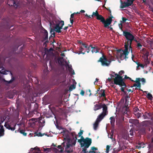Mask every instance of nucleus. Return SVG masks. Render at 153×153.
<instances>
[{
    "label": "nucleus",
    "mask_w": 153,
    "mask_h": 153,
    "mask_svg": "<svg viewBox=\"0 0 153 153\" xmlns=\"http://www.w3.org/2000/svg\"><path fill=\"white\" fill-rule=\"evenodd\" d=\"M71 134L72 138L67 137L65 139V141L62 144V146L59 145L57 147L59 150V151L63 152L65 148V151L67 153H70L73 152V146L75 145L77 139V135L75 134V132L71 133Z\"/></svg>",
    "instance_id": "nucleus-1"
},
{
    "label": "nucleus",
    "mask_w": 153,
    "mask_h": 153,
    "mask_svg": "<svg viewBox=\"0 0 153 153\" xmlns=\"http://www.w3.org/2000/svg\"><path fill=\"white\" fill-rule=\"evenodd\" d=\"M134 37L128 40L127 42L124 45V47L125 49L124 50H122L121 49H118L117 50L118 52H120L121 51L123 52V53H120V58L122 59H126L128 58V57H127V56L129 53L128 50V46H129V43L128 42H132V41H134Z\"/></svg>",
    "instance_id": "nucleus-2"
},
{
    "label": "nucleus",
    "mask_w": 153,
    "mask_h": 153,
    "mask_svg": "<svg viewBox=\"0 0 153 153\" xmlns=\"http://www.w3.org/2000/svg\"><path fill=\"white\" fill-rule=\"evenodd\" d=\"M93 16L96 17V19L98 20H100L104 25V27H105L107 28L108 27V24L107 23V19L106 20L105 18L102 15H100L98 13V11L96 10L95 12H93L92 15L91 16V17H93Z\"/></svg>",
    "instance_id": "nucleus-3"
},
{
    "label": "nucleus",
    "mask_w": 153,
    "mask_h": 153,
    "mask_svg": "<svg viewBox=\"0 0 153 153\" xmlns=\"http://www.w3.org/2000/svg\"><path fill=\"white\" fill-rule=\"evenodd\" d=\"M98 62H101V65L102 66H108L110 65L111 61V60L108 59L106 56L103 54L102 57L98 61Z\"/></svg>",
    "instance_id": "nucleus-4"
},
{
    "label": "nucleus",
    "mask_w": 153,
    "mask_h": 153,
    "mask_svg": "<svg viewBox=\"0 0 153 153\" xmlns=\"http://www.w3.org/2000/svg\"><path fill=\"white\" fill-rule=\"evenodd\" d=\"M114 82L116 85L120 86H126V84L123 81V78L122 76H118L115 77L114 79Z\"/></svg>",
    "instance_id": "nucleus-5"
},
{
    "label": "nucleus",
    "mask_w": 153,
    "mask_h": 153,
    "mask_svg": "<svg viewBox=\"0 0 153 153\" xmlns=\"http://www.w3.org/2000/svg\"><path fill=\"white\" fill-rule=\"evenodd\" d=\"M16 126V124L13 121L11 122L9 121H7L5 123L4 125L5 127L12 131H13L15 130Z\"/></svg>",
    "instance_id": "nucleus-6"
},
{
    "label": "nucleus",
    "mask_w": 153,
    "mask_h": 153,
    "mask_svg": "<svg viewBox=\"0 0 153 153\" xmlns=\"http://www.w3.org/2000/svg\"><path fill=\"white\" fill-rule=\"evenodd\" d=\"M91 139L88 137H86L83 143H81V146L82 147H85L86 148H88L91 145Z\"/></svg>",
    "instance_id": "nucleus-7"
},
{
    "label": "nucleus",
    "mask_w": 153,
    "mask_h": 153,
    "mask_svg": "<svg viewBox=\"0 0 153 153\" xmlns=\"http://www.w3.org/2000/svg\"><path fill=\"white\" fill-rule=\"evenodd\" d=\"M131 33L132 32L131 31L130 32L124 31H123V35L128 40L129 39L134 37V36Z\"/></svg>",
    "instance_id": "nucleus-8"
},
{
    "label": "nucleus",
    "mask_w": 153,
    "mask_h": 153,
    "mask_svg": "<svg viewBox=\"0 0 153 153\" xmlns=\"http://www.w3.org/2000/svg\"><path fill=\"white\" fill-rule=\"evenodd\" d=\"M134 0H127V2H124L123 4L121 5V8H124L126 7L131 6L133 4Z\"/></svg>",
    "instance_id": "nucleus-9"
},
{
    "label": "nucleus",
    "mask_w": 153,
    "mask_h": 153,
    "mask_svg": "<svg viewBox=\"0 0 153 153\" xmlns=\"http://www.w3.org/2000/svg\"><path fill=\"white\" fill-rule=\"evenodd\" d=\"M123 109L124 110V115H125L126 114L128 116V114H130V112L129 111V108L128 107V105H125V106L123 108Z\"/></svg>",
    "instance_id": "nucleus-10"
},
{
    "label": "nucleus",
    "mask_w": 153,
    "mask_h": 153,
    "mask_svg": "<svg viewBox=\"0 0 153 153\" xmlns=\"http://www.w3.org/2000/svg\"><path fill=\"white\" fill-rule=\"evenodd\" d=\"M129 123L133 124L135 126H137L139 124V120L137 119H130L129 120Z\"/></svg>",
    "instance_id": "nucleus-11"
},
{
    "label": "nucleus",
    "mask_w": 153,
    "mask_h": 153,
    "mask_svg": "<svg viewBox=\"0 0 153 153\" xmlns=\"http://www.w3.org/2000/svg\"><path fill=\"white\" fill-rule=\"evenodd\" d=\"M102 108L103 111L102 113L104 114H106V115H107L108 113V111H107V107L105 104H103L102 105Z\"/></svg>",
    "instance_id": "nucleus-12"
},
{
    "label": "nucleus",
    "mask_w": 153,
    "mask_h": 153,
    "mask_svg": "<svg viewBox=\"0 0 153 153\" xmlns=\"http://www.w3.org/2000/svg\"><path fill=\"white\" fill-rule=\"evenodd\" d=\"M102 103H100L99 104L95 105L94 109V111H96L101 109L102 108Z\"/></svg>",
    "instance_id": "nucleus-13"
},
{
    "label": "nucleus",
    "mask_w": 153,
    "mask_h": 153,
    "mask_svg": "<svg viewBox=\"0 0 153 153\" xmlns=\"http://www.w3.org/2000/svg\"><path fill=\"white\" fill-rule=\"evenodd\" d=\"M110 15L111 16L109 17L108 18L106 19V22L107 23V24H108V27L111 24L112 20V19L114 18L113 16H112L111 14H110Z\"/></svg>",
    "instance_id": "nucleus-14"
},
{
    "label": "nucleus",
    "mask_w": 153,
    "mask_h": 153,
    "mask_svg": "<svg viewBox=\"0 0 153 153\" xmlns=\"http://www.w3.org/2000/svg\"><path fill=\"white\" fill-rule=\"evenodd\" d=\"M105 115H106V114H104L102 113H101L98 116L96 120L100 122Z\"/></svg>",
    "instance_id": "nucleus-15"
},
{
    "label": "nucleus",
    "mask_w": 153,
    "mask_h": 153,
    "mask_svg": "<svg viewBox=\"0 0 153 153\" xmlns=\"http://www.w3.org/2000/svg\"><path fill=\"white\" fill-rule=\"evenodd\" d=\"M105 90L103 89H102L100 90L98 93L100 95V97H105L106 95L105 94Z\"/></svg>",
    "instance_id": "nucleus-16"
},
{
    "label": "nucleus",
    "mask_w": 153,
    "mask_h": 153,
    "mask_svg": "<svg viewBox=\"0 0 153 153\" xmlns=\"http://www.w3.org/2000/svg\"><path fill=\"white\" fill-rule=\"evenodd\" d=\"M44 29V35L45 36V37L44 38V40H47L48 39V33L47 31L45 30V29L43 28ZM48 40H47L45 43L44 44H45L47 43H48Z\"/></svg>",
    "instance_id": "nucleus-17"
},
{
    "label": "nucleus",
    "mask_w": 153,
    "mask_h": 153,
    "mask_svg": "<svg viewBox=\"0 0 153 153\" xmlns=\"http://www.w3.org/2000/svg\"><path fill=\"white\" fill-rule=\"evenodd\" d=\"M90 46L91 47V48H92L91 51L92 52V53H97L99 52V49L97 47H93L91 45H90Z\"/></svg>",
    "instance_id": "nucleus-18"
},
{
    "label": "nucleus",
    "mask_w": 153,
    "mask_h": 153,
    "mask_svg": "<svg viewBox=\"0 0 153 153\" xmlns=\"http://www.w3.org/2000/svg\"><path fill=\"white\" fill-rule=\"evenodd\" d=\"M110 119L111 120V126L112 127L114 128V124L115 121V120L114 116L111 117L110 118Z\"/></svg>",
    "instance_id": "nucleus-19"
},
{
    "label": "nucleus",
    "mask_w": 153,
    "mask_h": 153,
    "mask_svg": "<svg viewBox=\"0 0 153 153\" xmlns=\"http://www.w3.org/2000/svg\"><path fill=\"white\" fill-rule=\"evenodd\" d=\"M100 122L98 121H97V120H96L95 122L93 124V127L94 130H96L97 129Z\"/></svg>",
    "instance_id": "nucleus-20"
},
{
    "label": "nucleus",
    "mask_w": 153,
    "mask_h": 153,
    "mask_svg": "<svg viewBox=\"0 0 153 153\" xmlns=\"http://www.w3.org/2000/svg\"><path fill=\"white\" fill-rule=\"evenodd\" d=\"M140 79L139 78H137L135 82L137 83L136 87L137 88H140L141 87V84L140 82Z\"/></svg>",
    "instance_id": "nucleus-21"
},
{
    "label": "nucleus",
    "mask_w": 153,
    "mask_h": 153,
    "mask_svg": "<svg viewBox=\"0 0 153 153\" xmlns=\"http://www.w3.org/2000/svg\"><path fill=\"white\" fill-rule=\"evenodd\" d=\"M68 68L69 72L71 73L72 74L74 75V74L75 73L74 72V71L73 70V69L71 68V67H70L69 66H68Z\"/></svg>",
    "instance_id": "nucleus-22"
},
{
    "label": "nucleus",
    "mask_w": 153,
    "mask_h": 153,
    "mask_svg": "<svg viewBox=\"0 0 153 153\" xmlns=\"http://www.w3.org/2000/svg\"><path fill=\"white\" fill-rule=\"evenodd\" d=\"M134 114L137 118H139L141 116V114L139 112H137V111L134 112Z\"/></svg>",
    "instance_id": "nucleus-23"
},
{
    "label": "nucleus",
    "mask_w": 153,
    "mask_h": 153,
    "mask_svg": "<svg viewBox=\"0 0 153 153\" xmlns=\"http://www.w3.org/2000/svg\"><path fill=\"white\" fill-rule=\"evenodd\" d=\"M149 146L150 148H153V137L151 138V141L149 145Z\"/></svg>",
    "instance_id": "nucleus-24"
},
{
    "label": "nucleus",
    "mask_w": 153,
    "mask_h": 153,
    "mask_svg": "<svg viewBox=\"0 0 153 153\" xmlns=\"http://www.w3.org/2000/svg\"><path fill=\"white\" fill-rule=\"evenodd\" d=\"M76 85H74V84H73L71 85L69 88V90L70 91H72L73 89H74L76 88Z\"/></svg>",
    "instance_id": "nucleus-25"
},
{
    "label": "nucleus",
    "mask_w": 153,
    "mask_h": 153,
    "mask_svg": "<svg viewBox=\"0 0 153 153\" xmlns=\"http://www.w3.org/2000/svg\"><path fill=\"white\" fill-rule=\"evenodd\" d=\"M18 131H19V132L22 134L24 136H26L27 135V133L26 132H25V130H19Z\"/></svg>",
    "instance_id": "nucleus-26"
},
{
    "label": "nucleus",
    "mask_w": 153,
    "mask_h": 153,
    "mask_svg": "<svg viewBox=\"0 0 153 153\" xmlns=\"http://www.w3.org/2000/svg\"><path fill=\"white\" fill-rule=\"evenodd\" d=\"M60 23H61V25L58 28H59L61 30L63 26L64 25V21L61 20L60 21Z\"/></svg>",
    "instance_id": "nucleus-27"
},
{
    "label": "nucleus",
    "mask_w": 153,
    "mask_h": 153,
    "mask_svg": "<svg viewBox=\"0 0 153 153\" xmlns=\"http://www.w3.org/2000/svg\"><path fill=\"white\" fill-rule=\"evenodd\" d=\"M144 56L145 57V58H146L147 59H148V57L149 55V53L147 51H146L145 52L143 53Z\"/></svg>",
    "instance_id": "nucleus-28"
},
{
    "label": "nucleus",
    "mask_w": 153,
    "mask_h": 153,
    "mask_svg": "<svg viewBox=\"0 0 153 153\" xmlns=\"http://www.w3.org/2000/svg\"><path fill=\"white\" fill-rule=\"evenodd\" d=\"M144 62L146 65H147L150 63V61L148 59H148L145 58L144 59Z\"/></svg>",
    "instance_id": "nucleus-29"
},
{
    "label": "nucleus",
    "mask_w": 153,
    "mask_h": 153,
    "mask_svg": "<svg viewBox=\"0 0 153 153\" xmlns=\"http://www.w3.org/2000/svg\"><path fill=\"white\" fill-rule=\"evenodd\" d=\"M54 29L52 28L51 29L50 33H51V34L53 35V37H54L55 36L56 34L54 32Z\"/></svg>",
    "instance_id": "nucleus-30"
},
{
    "label": "nucleus",
    "mask_w": 153,
    "mask_h": 153,
    "mask_svg": "<svg viewBox=\"0 0 153 153\" xmlns=\"http://www.w3.org/2000/svg\"><path fill=\"white\" fill-rule=\"evenodd\" d=\"M4 129H1L0 128V137L3 136L4 135Z\"/></svg>",
    "instance_id": "nucleus-31"
},
{
    "label": "nucleus",
    "mask_w": 153,
    "mask_h": 153,
    "mask_svg": "<svg viewBox=\"0 0 153 153\" xmlns=\"http://www.w3.org/2000/svg\"><path fill=\"white\" fill-rule=\"evenodd\" d=\"M138 65V67H142L143 68H144V65L142 64H140L139 62H135Z\"/></svg>",
    "instance_id": "nucleus-32"
},
{
    "label": "nucleus",
    "mask_w": 153,
    "mask_h": 153,
    "mask_svg": "<svg viewBox=\"0 0 153 153\" xmlns=\"http://www.w3.org/2000/svg\"><path fill=\"white\" fill-rule=\"evenodd\" d=\"M128 43H129L128 47H129V51H128L129 52L130 51H131V52L132 53V47H131V45L132 42H128Z\"/></svg>",
    "instance_id": "nucleus-33"
},
{
    "label": "nucleus",
    "mask_w": 153,
    "mask_h": 153,
    "mask_svg": "<svg viewBox=\"0 0 153 153\" xmlns=\"http://www.w3.org/2000/svg\"><path fill=\"white\" fill-rule=\"evenodd\" d=\"M110 147V146L109 145H107L105 151V152L106 153H108L109 152Z\"/></svg>",
    "instance_id": "nucleus-34"
},
{
    "label": "nucleus",
    "mask_w": 153,
    "mask_h": 153,
    "mask_svg": "<svg viewBox=\"0 0 153 153\" xmlns=\"http://www.w3.org/2000/svg\"><path fill=\"white\" fill-rule=\"evenodd\" d=\"M88 148H86L85 147H84L83 148H82V152H83V153H88V151H87V149Z\"/></svg>",
    "instance_id": "nucleus-35"
},
{
    "label": "nucleus",
    "mask_w": 153,
    "mask_h": 153,
    "mask_svg": "<svg viewBox=\"0 0 153 153\" xmlns=\"http://www.w3.org/2000/svg\"><path fill=\"white\" fill-rule=\"evenodd\" d=\"M60 24H61L60 21H59V22L56 24V27H54V28L56 29L58 28L59 27Z\"/></svg>",
    "instance_id": "nucleus-36"
},
{
    "label": "nucleus",
    "mask_w": 153,
    "mask_h": 153,
    "mask_svg": "<svg viewBox=\"0 0 153 153\" xmlns=\"http://www.w3.org/2000/svg\"><path fill=\"white\" fill-rule=\"evenodd\" d=\"M14 80V79L13 77L12 79H10L9 81H6V80H4V82H7V84H10L12 83L13 80Z\"/></svg>",
    "instance_id": "nucleus-37"
},
{
    "label": "nucleus",
    "mask_w": 153,
    "mask_h": 153,
    "mask_svg": "<svg viewBox=\"0 0 153 153\" xmlns=\"http://www.w3.org/2000/svg\"><path fill=\"white\" fill-rule=\"evenodd\" d=\"M14 80V79L13 77L12 79H10L9 81H6V80H4V82H7V84H10L12 83L13 80Z\"/></svg>",
    "instance_id": "nucleus-38"
},
{
    "label": "nucleus",
    "mask_w": 153,
    "mask_h": 153,
    "mask_svg": "<svg viewBox=\"0 0 153 153\" xmlns=\"http://www.w3.org/2000/svg\"><path fill=\"white\" fill-rule=\"evenodd\" d=\"M97 150L98 149L97 148H96L94 146H93L91 148V149L90 150L94 152H96L95 151Z\"/></svg>",
    "instance_id": "nucleus-39"
},
{
    "label": "nucleus",
    "mask_w": 153,
    "mask_h": 153,
    "mask_svg": "<svg viewBox=\"0 0 153 153\" xmlns=\"http://www.w3.org/2000/svg\"><path fill=\"white\" fill-rule=\"evenodd\" d=\"M119 28L121 30V31H124L123 29V25L122 23H120L119 24Z\"/></svg>",
    "instance_id": "nucleus-40"
},
{
    "label": "nucleus",
    "mask_w": 153,
    "mask_h": 153,
    "mask_svg": "<svg viewBox=\"0 0 153 153\" xmlns=\"http://www.w3.org/2000/svg\"><path fill=\"white\" fill-rule=\"evenodd\" d=\"M120 151V150L117 149L116 148H114L113 149V153H117Z\"/></svg>",
    "instance_id": "nucleus-41"
},
{
    "label": "nucleus",
    "mask_w": 153,
    "mask_h": 153,
    "mask_svg": "<svg viewBox=\"0 0 153 153\" xmlns=\"http://www.w3.org/2000/svg\"><path fill=\"white\" fill-rule=\"evenodd\" d=\"M86 94L87 95H88L89 96H90L91 95V91L90 89H89L88 91H87L86 92Z\"/></svg>",
    "instance_id": "nucleus-42"
},
{
    "label": "nucleus",
    "mask_w": 153,
    "mask_h": 153,
    "mask_svg": "<svg viewBox=\"0 0 153 153\" xmlns=\"http://www.w3.org/2000/svg\"><path fill=\"white\" fill-rule=\"evenodd\" d=\"M35 134H36V135L38 136H43V135L41 134V133L40 132L39 133L36 132L35 133Z\"/></svg>",
    "instance_id": "nucleus-43"
},
{
    "label": "nucleus",
    "mask_w": 153,
    "mask_h": 153,
    "mask_svg": "<svg viewBox=\"0 0 153 153\" xmlns=\"http://www.w3.org/2000/svg\"><path fill=\"white\" fill-rule=\"evenodd\" d=\"M34 150H36L37 151V152H36V153H39V152H40L39 149L37 147L34 148Z\"/></svg>",
    "instance_id": "nucleus-44"
},
{
    "label": "nucleus",
    "mask_w": 153,
    "mask_h": 153,
    "mask_svg": "<svg viewBox=\"0 0 153 153\" xmlns=\"http://www.w3.org/2000/svg\"><path fill=\"white\" fill-rule=\"evenodd\" d=\"M147 96L148 98L149 99H151L152 97V95L150 93H149L147 94Z\"/></svg>",
    "instance_id": "nucleus-45"
},
{
    "label": "nucleus",
    "mask_w": 153,
    "mask_h": 153,
    "mask_svg": "<svg viewBox=\"0 0 153 153\" xmlns=\"http://www.w3.org/2000/svg\"><path fill=\"white\" fill-rule=\"evenodd\" d=\"M83 130H80V132L78 134L79 137H80L81 136V135L83 134Z\"/></svg>",
    "instance_id": "nucleus-46"
},
{
    "label": "nucleus",
    "mask_w": 153,
    "mask_h": 153,
    "mask_svg": "<svg viewBox=\"0 0 153 153\" xmlns=\"http://www.w3.org/2000/svg\"><path fill=\"white\" fill-rule=\"evenodd\" d=\"M122 21H121V22H122V23H124V22H126V21L128 20L127 19L124 17H122Z\"/></svg>",
    "instance_id": "nucleus-47"
},
{
    "label": "nucleus",
    "mask_w": 153,
    "mask_h": 153,
    "mask_svg": "<svg viewBox=\"0 0 153 153\" xmlns=\"http://www.w3.org/2000/svg\"><path fill=\"white\" fill-rule=\"evenodd\" d=\"M139 111V109L137 107H136L134 108V112L136 111L138 112V111Z\"/></svg>",
    "instance_id": "nucleus-48"
},
{
    "label": "nucleus",
    "mask_w": 153,
    "mask_h": 153,
    "mask_svg": "<svg viewBox=\"0 0 153 153\" xmlns=\"http://www.w3.org/2000/svg\"><path fill=\"white\" fill-rule=\"evenodd\" d=\"M137 46L138 48L140 49L141 47H142V45L140 43L138 42L137 44Z\"/></svg>",
    "instance_id": "nucleus-49"
},
{
    "label": "nucleus",
    "mask_w": 153,
    "mask_h": 153,
    "mask_svg": "<svg viewBox=\"0 0 153 153\" xmlns=\"http://www.w3.org/2000/svg\"><path fill=\"white\" fill-rule=\"evenodd\" d=\"M54 31L57 33H60L61 32V30L58 28L56 29L54 28Z\"/></svg>",
    "instance_id": "nucleus-50"
},
{
    "label": "nucleus",
    "mask_w": 153,
    "mask_h": 153,
    "mask_svg": "<svg viewBox=\"0 0 153 153\" xmlns=\"http://www.w3.org/2000/svg\"><path fill=\"white\" fill-rule=\"evenodd\" d=\"M44 150L45 151H47V152H49L51 151V149L49 148H44Z\"/></svg>",
    "instance_id": "nucleus-51"
},
{
    "label": "nucleus",
    "mask_w": 153,
    "mask_h": 153,
    "mask_svg": "<svg viewBox=\"0 0 153 153\" xmlns=\"http://www.w3.org/2000/svg\"><path fill=\"white\" fill-rule=\"evenodd\" d=\"M124 73V71H120L119 72V75H120V76H121Z\"/></svg>",
    "instance_id": "nucleus-52"
},
{
    "label": "nucleus",
    "mask_w": 153,
    "mask_h": 153,
    "mask_svg": "<svg viewBox=\"0 0 153 153\" xmlns=\"http://www.w3.org/2000/svg\"><path fill=\"white\" fill-rule=\"evenodd\" d=\"M3 70H2V71ZM0 73L1 74H7V73L6 72V71H0Z\"/></svg>",
    "instance_id": "nucleus-53"
},
{
    "label": "nucleus",
    "mask_w": 153,
    "mask_h": 153,
    "mask_svg": "<svg viewBox=\"0 0 153 153\" xmlns=\"http://www.w3.org/2000/svg\"><path fill=\"white\" fill-rule=\"evenodd\" d=\"M84 94L85 91L83 90H81V92L80 93V94L82 96H84Z\"/></svg>",
    "instance_id": "nucleus-54"
},
{
    "label": "nucleus",
    "mask_w": 153,
    "mask_h": 153,
    "mask_svg": "<svg viewBox=\"0 0 153 153\" xmlns=\"http://www.w3.org/2000/svg\"><path fill=\"white\" fill-rule=\"evenodd\" d=\"M90 46L89 47L88 46L87 48H87V51L88 53H89V51H90Z\"/></svg>",
    "instance_id": "nucleus-55"
},
{
    "label": "nucleus",
    "mask_w": 153,
    "mask_h": 153,
    "mask_svg": "<svg viewBox=\"0 0 153 153\" xmlns=\"http://www.w3.org/2000/svg\"><path fill=\"white\" fill-rule=\"evenodd\" d=\"M81 140L83 142H84L85 140V139H84L83 137V136H81Z\"/></svg>",
    "instance_id": "nucleus-56"
},
{
    "label": "nucleus",
    "mask_w": 153,
    "mask_h": 153,
    "mask_svg": "<svg viewBox=\"0 0 153 153\" xmlns=\"http://www.w3.org/2000/svg\"><path fill=\"white\" fill-rule=\"evenodd\" d=\"M129 79V80H131V78H130V77H129L128 76H127L126 75H125V77H124V78L123 79Z\"/></svg>",
    "instance_id": "nucleus-57"
},
{
    "label": "nucleus",
    "mask_w": 153,
    "mask_h": 153,
    "mask_svg": "<svg viewBox=\"0 0 153 153\" xmlns=\"http://www.w3.org/2000/svg\"><path fill=\"white\" fill-rule=\"evenodd\" d=\"M75 14V13H74L72 14H71V15L70 18L73 19L74 18V15Z\"/></svg>",
    "instance_id": "nucleus-58"
},
{
    "label": "nucleus",
    "mask_w": 153,
    "mask_h": 153,
    "mask_svg": "<svg viewBox=\"0 0 153 153\" xmlns=\"http://www.w3.org/2000/svg\"><path fill=\"white\" fill-rule=\"evenodd\" d=\"M141 81L143 83H145L146 82L145 79L143 78L141 79Z\"/></svg>",
    "instance_id": "nucleus-59"
},
{
    "label": "nucleus",
    "mask_w": 153,
    "mask_h": 153,
    "mask_svg": "<svg viewBox=\"0 0 153 153\" xmlns=\"http://www.w3.org/2000/svg\"><path fill=\"white\" fill-rule=\"evenodd\" d=\"M53 151L54 152H56L58 151V149L56 148H53Z\"/></svg>",
    "instance_id": "nucleus-60"
},
{
    "label": "nucleus",
    "mask_w": 153,
    "mask_h": 153,
    "mask_svg": "<svg viewBox=\"0 0 153 153\" xmlns=\"http://www.w3.org/2000/svg\"><path fill=\"white\" fill-rule=\"evenodd\" d=\"M121 91H122L125 94H126V91H125L124 88V87H122L121 88Z\"/></svg>",
    "instance_id": "nucleus-61"
},
{
    "label": "nucleus",
    "mask_w": 153,
    "mask_h": 153,
    "mask_svg": "<svg viewBox=\"0 0 153 153\" xmlns=\"http://www.w3.org/2000/svg\"><path fill=\"white\" fill-rule=\"evenodd\" d=\"M82 45L85 48H87L88 47L87 45H86L85 43H82Z\"/></svg>",
    "instance_id": "nucleus-62"
},
{
    "label": "nucleus",
    "mask_w": 153,
    "mask_h": 153,
    "mask_svg": "<svg viewBox=\"0 0 153 153\" xmlns=\"http://www.w3.org/2000/svg\"><path fill=\"white\" fill-rule=\"evenodd\" d=\"M70 21L71 23V24L72 25L74 22V19H72L70 18Z\"/></svg>",
    "instance_id": "nucleus-63"
},
{
    "label": "nucleus",
    "mask_w": 153,
    "mask_h": 153,
    "mask_svg": "<svg viewBox=\"0 0 153 153\" xmlns=\"http://www.w3.org/2000/svg\"><path fill=\"white\" fill-rule=\"evenodd\" d=\"M88 153H97L96 152H94L93 151L90 150Z\"/></svg>",
    "instance_id": "nucleus-64"
}]
</instances>
